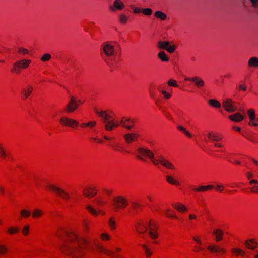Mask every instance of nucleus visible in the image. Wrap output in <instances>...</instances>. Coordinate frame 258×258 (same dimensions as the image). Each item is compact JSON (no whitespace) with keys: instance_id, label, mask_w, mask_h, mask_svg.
Masks as SVG:
<instances>
[{"instance_id":"bb28decb","label":"nucleus","mask_w":258,"mask_h":258,"mask_svg":"<svg viewBox=\"0 0 258 258\" xmlns=\"http://www.w3.org/2000/svg\"><path fill=\"white\" fill-rule=\"evenodd\" d=\"M192 82L195 86L199 88H202L204 87L205 83L204 80L200 77L194 76Z\"/></svg>"},{"instance_id":"7c9ffc66","label":"nucleus","mask_w":258,"mask_h":258,"mask_svg":"<svg viewBox=\"0 0 258 258\" xmlns=\"http://www.w3.org/2000/svg\"><path fill=\"white\" fill-rule=\"evenodd\" d=\"M21 69H22V68L20 61L18 60L13 64L11 72L13 73L18 74Z\"/></svg>"},{"instance_id":"a18cd8bd","label":"nucleus","mask_w":258,"mask_h":258,"mask_svg":"<svg viewBox=\"0 0 258 258\" xmlns=\"http://www.w3.org/2000/svg\"><path fill=\"white\" fill-rule=\"evenodd\" d=\"M19 231V228L15 226H10L7 228V232L10 235L17 234Z\"/></svg>"},{"instance_id":"cd10ccee","label":"nucleus","mask_w":258,"mask_h":258,"mask_svg":"<svg viewBox=\"0 0 258 258\" xmlns=\"http://www.w3.org/2000/svg\"><path fill=\"white\" fill-rule=\"evenodd\" d=\"M213 235L215 237L216 241L219 242L222 240L224 232L220 229H215L213 231Z\"/></svg>"},{"instance_id":"2eb2a0df","label":"nucleus","mask_w":258,"mask_h":258,"mask_svg":"<svg viewBox=\"0 0 258 258\" xmlns=\"http://www.w3.org/2000/svg\"><path fill=\"white\" fill-rule=\"evenodd\" d=\"M71 242L74 243L75 246L83 248L86 243V240L84 238L79 237L76 234H73L71 237Z\"/></svg>"},{"instance_id":"393cba45","label":"nucleus","mask_w":258,"mask_h":258,"mask_svg":"<svg viewBox=\"0 0 258 258\" xmlns=\"http://www.w3.org/2000/svg\"><path fill=\"white\" fill-rule=\"evenodd\" d=\"M86 208L90 213V214L95 217L98 216L99 215H104L105 214V212L104 211L101 209H95L91 205H87L86 207Z\"/></svg>"},{"instance_id":"69168bd1","label":"nucleus","mask_w":258,"mask_h":258,"mask_svg":"<svg viewBox=\"0 0 258 258\" xmlns=\"http://www.w3.org/2000/svg\"><path fill=\"white\" fill-rule=\"evenodd\" d=\"M239 89L240 90L245 91L247 90V86L245 84L242 83L239 85Z\"/></svg>"},{"instance_id":"f257e3e1","label":"nucleus","mask_w":258,"mask_h":258,"mask_svg":"<svg viewBox=\"0 0 258 258\" xmlns=\"http://www.w3.org/2000/svg\"><path fill=\"white\" fill-rule=\"evenodd\" d=\"M116 45L117 43L115 41L105 42L102 44L101 50L107 57H113L116 55Z\"/></svg>"},{"instance_id":"e433bc0d","label":"nucleus","mask_w":258,"mask_h":258,"mask_svg":"<svg viewBox=\"0 0 258 258\" xmlns=\"http://www.w3.org/2000/svg\"><path fill=\"white\" fill-rule=\"evenodd\" d=\"M158 57L163 62H168L169 60V57L163 51H160L158 53Z\"/></svg>"},{"instance_id":"052dcab7","label":"nucleus","mask_w":258,"mask_h":258,"mask_svg":"<svg viewBox=\"0 0 258 258\" xmlns=\"http://www.w3.org/2000/svg\"><path fill=\"white\" fill-rule=\"evenodd\" d=\"M90 140L92 142H94V143H103V141L101 139L98 138L97 137H90Z\"/></svg>"},{"instance_id":"423d86ee","label":"nucleus","mask_w":258,"mask_h":258,"mask_svg":"<svg viewBox=\"0 0 258 258\" xmlns=\"http://www.w3.org/2000/svg\"><path fill=\"white\" fill-rule=\"evenodd\" d=\"M113 203L116 210L124 209L128 205L127 198L119 195L114 197Z\"/></svg>"},{"instance_id":"f8f14e48","label":"nucleus","mask_w":258,"mask_h":258,"mask_svg":"<svg viewBox=\"0 0 258 258\" xmlns=\"http://www.w3.org/2000/svg\"><path fill=\"white\" fill-rule=\"evenodd\" d=\"M154 221L146 220L139 223L136 226V231L140 234H144L148 231L150 227L153 224Z\"/></svg>"},{"instance_id":"5701e85b","label":"nucleus","mask_w":258,"mask_h":258,"mask_svg":"<svg viewBox=\"0 0 258 258\" xmlns=\"http://www.w3.org/2000/svg\"><path fill=\"white\" fill-rule=\"evenodd\" d=\"M172 207L178 212L181 213H186L188 210L187 207L185 205L179 202L172 204Z\"/></svg>"},{"instance_id":"ddd939ff","label":"nucleus","mask_w":258,"mask_h":258,"mask_svg":"<svg viewBox=\"0 0 258 258\" xmlns=\"http://www.w3.org/2000/svg\"><path fill=\"white\" fill-rule=\"evenodd\" d=\"M135 123L134 119L128 117H123L120 120L119 125H120L124 128L131 130L134 127Z\"/></svg>"},{"instance_id":"f03ea898","label":"nucleus","mask_w":258,"mask_h":258,"mask_svg":"<svg viewBox=\"0 0 258 258\" xmlns=\"http://www.w3.org/2000/svg\"><path fill=\"white\" fill-rule=\"evenodd\" d=\"M47 188L50 191L57 194L64 200H68L70 199V194L56 184H49L47 185Z\"/></svg>"},{"instance_id":"b1692460","label":"nucleus","mask_w":258,"mask_h":258,"mask_svg":"<svg viewBox=\"0 0 258 258\" xmlns=\"http://www.w3.org/2000/svg\"><path fill=\"white\" fill-rule=\"evenodd\" d=\"M123 138L127 144H131L137 140L138 135L136 133H128L124 135Z\"/></svg>"},{"instance_id":"6ab92c4d","label":"nucleus","mask_w":258,"mask_h":258,"mask_svg":"<svg viewBox=\"0 0 258 258\" xmlns=\"http://www.w3.org/2000/svg\"><path fill=\"white\" fill-rule=\"evenodd\" d=\"M228 118L235 122H240L245 119V116L240 112H236L228 116Z\"/></svg>"},{"instance_id":"864d4df0","label":"nucleus","mask_w":258,"mask_h":258,"mask_svg":"<svg viewBox=\"0 0 258 258\" xmlns=\"http://www.w3.org/2000/svg\"><path fill=\"white\" fill-rule=\"evenodd\" d=\"M30 226L29 225H25L22 229V234L26 236L29 234Z\"/></svg>"},{"instance_id":"9b49d317","label":"nucleus","mask_w":258,"mask_h":258,"mask_svg":"<svg viewBox=\"0 0 258 258\" xmlns=\"http://www.w3.org/2000/svg\"><path fill=\"white\" fill-rule=\"evenodd\" d=\"M82 102L79 101L75 96H71V99L65 108V111L68 113H71L76 110L78 107L79 104Z\"/></svg>"},{"instance_id":"7ed1b4c3","label":"nucleus","mask_w":258,"mask_h":258,"mask_svg":"<svg viewBox=\"0 0 258 258\" xmlns=\"http://www.w3.org/2000/svg\"><path fill=\"white\" fill-rule=\"evenodd\" d=\"M60 124L64 127L76 128L79 126V122L75 119L69 117L66 115L60 117L59 119Z\"/></svg>"},{"instance_id":"680f3d73","label":"nucleus","mask_w":258,"mask_h":258,"mask_svg":"<svg viewBox=\"0 0 258 258\" xmlns=\"http://www.w3.org/2000/svg\"><path fill=\"white\" fill-rule=\"evenodd\" d=\"M131 7L133 9V13L135 14H138L142 11V9L139 7H135L133 5H131Z\"/></svg>"},{"instance_id":"79ce46f5","label":"nucleus","mask_w":258,"mask_h":258,"mask_svg":"<svg viewBox=\"0 0 258 258\" xmlns=\"http://www.w3.org/2000/svg\"><path fill=\"white\" fill-rule=\"evenodd\" d=\"M8 246L3 243H0V255L4 256L8 252Z\"/></svg>"},{"instance_id":"774afa93","label":"nucleus","mask_w":258,"mask_h":258,"mask_svg":"<svg viewBox=\"0 0 258 258\" xmlns=\"http://www.w3.org/2000/svg\"><path fill=\"white\" fill-rule=\"evenodd\" d=\"M188 218L189 220H196L197 218V215L195 214H190L188 216Z\"/></svg>"},{"instance_id":"0eeeda50","label":"nucleus","mask_w":258,"mask_h":258,"mask_svg":"<svg viewBox=\"0 0 258 258\" xmlns=\"http://www.w3.org/2000/svg\"><path fill=\"white\" fill-rule=\"evenodd\" d=\"M159 48L166 50L169 53H173L177 48V45L172 41H160L157 43Z\"/></svg>"},{"instance_id":"c03bdc74","label":"nucleus","mask_w":258,"mask_h":258,"mask_svg":"<svg viewBox=\"0 0 258 258\" xmlns=\"http://www.w3.org/2000/svg\"><path fill=\"white\" fill-rule=\"evenodd\" d=\"M165 214L166 216L167 217L173 219L177 218V216L175 215L174 212L170 208H168L166 210V211H165Z\"/></svg>"},{"instance_id":"603ef678","label":"nucleus","mask_w":258,"mask_h":258,"mask_svg":"<svg viewBox=\"0 0 258 258\" xmlns=\"http://www.w3.org/2000/svg\"><path fill=\"white\" fill-rule=\"evenodd\" d=\"M100 237L101 239L103 241H109L111 239L110 235L106 232L101 233Z\"/></svg>"},{"instance_id":"e2e57ef3","label":"nucleus","mask_w":258,"mask_h":258,"mask_svg":"<svg viewBox=\"0 0 258 258\" xmlns=\"http://www.w3.org/2000/svg\"><path fill=\"white\" fill-rule=\"evenodd\" d=\"M216 142L214 144V146L215 148H224V146L223 144L221 143L218 142V141H215Z\"/></svg>"},{"instance_id":"58836bf2","label":"nucleus","mask_w":258,"mask_h":258,"mask_svg":"<svg viewBox=\"0 0 258 258\" xmlns=\"http://www.w3.org/2000/svg\"><path fill=\"white\" fill-rule=\"evenodd\" d=\"M97 124V122L96 121H90L87 123H83L81 124V127L82 128H94Z\"/></svg>"},{"instance_id":"2f4dec72","label":"nucleus","mask_w":258,"mask_h":258,"mask_svg":"<svg viewBox=\"0 0 258 258\" xmlns=\"http://www.w3.org/2000/svg\"><path fill=\"white\" fill-rule=\"evenodd\" d=\"M232 253L235 256H244L245 254V252L241 248L234 247L231 249Z\"/></svg>"},{"instance_id":"72a5a7b5","label":"nucleus","mask_w":258,"mask_h":258,"mask_svg":"<svg viewBox=\"0 0 258 258\" xmlns=\"http://www.w3.org/2000/svg\"><path fill=\"white\" fill-rule=\"evenodd\" d=\"M247 177L249 180V185H257L258 184V180L253 179L254 177V174L251 172H249L247 173Z\"/></svg>"},{"instance_id":"6e6552de","label":"nucleus","mask_w":258,"mask_h":258,"mask_svg":"<svg viewBox=\"0 0 258 258\" xmlns=\"http://www.w3.org/2000/svg\"><path fill=\"white\" fill-rule=\"evenodd\" d=\"M137 155L141 159H143L144 157H147L153 163V161L157 159V157H154V153L152 151L144 147H140L137 149Z\"/></svg>"},{"instance_id":"49530a36","label":"nucleus","mask_w":258,"mask_h":258,"mask_svg":"<svg viewBox=\"0 0 258 258\" xmlns=\"http://www.w3.org/2000/svg\"><path fill=\"white\" fill-rule=\"evenodd\" d=\"M160 92L163 95L165 100L170 99L172 97V93L167 91L164 89L160 90Z\"/></svg>"},{"instance_id":"a878e982","label":"nucleus","mask_w":258,"mask_h":258,"mask_svg":"<svg viewBox=\"0 0 258 258\" xmlns=\"http://www.w3.org/2000/svg\"><path fill=\"white\" fill-rule=\"evenodd\" d=\"M247 66L250 69H258V57L256 56L250 57L247 61Z\"/></svg>"},{"instance_id":"5fc2aeb1","label":"nucleus","mask_w":258,"mask_h":258,"mask_svg":"<svg viewBox=\"0 0 258 258\" xmlns=\"http://www.w3.org/2000/svg\"><path fill=\"white\" fill-rule=\"evenodd\" d=\"M193 240L199 245H201L202 244V238L200 235H195L192 236Z\"/></svg>"},{"instance_id":"0e129e2a","label":"nucleus","mask_w":258,"mask_h":258,"mask_svg":"<svg viewBox=\"0 0 258 258\" xmlns=\"http://www.w3.org/2000/svg\"><path fill=\"white\" fill-rule=\"evenodd\" d=\"M224 189V187L222 184H217L216 187V189L219 192H222Z\"/></svg>"},{"instance_id":"9d476101","label":"nucleus","mask_w":258,"mask_h":258,"mask_svg":"<svg viewBox=\"0 0 258 258\" xmlns=\"http://www.w3.org/2000/svg\"><path fill=\"white\" fill-rule=\"evenodd\" d=\"M153 164L155 165H158L159 164H161L168 169L172 170H175V167L173 164L169 160H166L163 156L161 155L157 156V159L156 160L153 161Z\"/></svg>"},{"instance_id":"39448f33","label":"nucleus","mask_w":258,"mask_h":258,"mask_svg":"<svg viewBox=\"0 0 258 258\" xmlns=\"http://www.w3.org/2000/svg\"><path fill=\"white\" fill-rule=\"evenodd\" d=\"M222 106L224 110L228 113L235 112L237 109L235 101L230 98H225L223 100Z\"/></svg>"},{"instance_id":"4d7b16f0","label":"nucleus","mask_w":258,"mask_h":258,"mask_svg":"<svg viewBox=\"0 0 258 258\" xmlns=\"http://www.w3.org/2000/svg\"><path fill=\"white\" fill-rule=\"evenodd\" d=\"M142 13L146 16H150L152 14L153 11L151 8H147L142 9Z\"/></svg>"},{"instance_id":"37998d69","label":"nucleus","mask_w":258,"mask_h":258,"mask_svg":"<svg viewBox=\"0 0 258 258\" xmlns=\"http://www.w3.org/2000/svg\"><path fill=\"white\" fill-rule=\"evenodd\" d=\"M154 15L156 18H159L161 20H165L167 18V15L161 11H157L155 12Z\"/></svg>"},{"instance_id":"ea45409f","label":"nucleus","mask_w":258,"mask_h":258,"mask_svg":"<svg viewBox=\"0 0 258 258\" xmlns=\"http://www.w3.org/2000/svg\"><path fill=\"white\" fill-rule=\"evenodd\" d=\"M108 225L111 230H114L116 228V223L115 218L111 217L108 220Z\"/></svg>"},{"instance_id":"338daca9","label":"nucleus","mask_w":258,"mask_h":258,"mask_svg":"<svg viewBox=\"0 0 258 258\" xmlns=\"http://www.w3.org/2000/svg\"><path fill=\"white\" fill-rule=\"evenodd\" d=\"M250 190L253 193L258 194V185H255L252 186Z\"/></svg>"},{"instance_id":"4c0bfd02","label":"nucleus","mask_w":258,"mask_h":258,"mask_svg":"<svg viewBox=\"0 0 258 258\" xmlns=\"http://www.w3.org/2000/svg\"><path fill=\"white\" fill-rule=\"evenodd\" d=\"M32 214L34 218H38L43 215V211L40 209L36 208L33 211Z\"/></svg>"},{"instance_id":"de8ad7c7","label":"nucleus","mask_w":258,"mask_h":258,"mask_svg":"<svg viewBox=\"0 0 258 258\" xmlns=\"http://www.w3.org/2000/svg\"><path fill=\"white\" fill-rule=\"evenodd\" d=\"M20 214L22 218H27L30 217L31 213L29 210L23 209L20 211Z\"/></svg>"},{"instance_id":"f704fd0d","label":"nucleus","mask_w":258,"mask_h":258,"mask_svg":"<svg viewBox=\"0 0 258 258\" xmlns=\"http://www.w3.org/2000/svg\"><path fill=\"white\" fill-rule=\"evenodd\" d=\"M19 60L21 64L22 70L29 68L32 63V60L29 59L23 58Z\"/></svg>"},{"instance_id":"13d9d810","label":"nucleus","mask_w":258,"mask_h":258,"mask_svg":"<svg viewBox=\"0 0 258 258\" xmlns=\"http://www.w3.org/2000/svg\"><path fill=\"white\" fill-rule=\"evenodd\" d=\"M51 58V55L49 53L44 54L41 58V60L43 62L49 61Z\"/></svg>"},{"instance_id":"a19ab883","label":"nucleus","mask_w":258,"mask_h":258,"mask_svg":"<svg viewBox=\"0 0 258 258\" xmlns=\"http://www.w3.org/2000/svg\"><path fill=\"white\" fill-rule=\"evenodd\" d=\"M141 246L143 248L146 257H150L152 255L151 249L146 244H142Z\"/></svg>"},{"instance_id":"dca6fc26","label":"nucleus","mask_w":258,"mask_h":258,"mask_svg":"<svg viewBox=\"0 0 258 258\" xmlns=\"http://www.w3.org/2000/svg\"><path fill=\"white\" fill-rule=\"evenodd\" d=\"M211 141H219L222 140V136L215 131H209L206 134V140Z\"/></svg>"},{"instance_id":"1a4fd4ad","label":"nucleus","mask_w":258,"mask_h":258,"mask_svg":"<svg viewBox=\"0 0 258 258\" xmlns=\"http://www.w3.org/2000/svg\"><path fill=\"white\" fill-rule=\"evenodd\" d=\"M94 111L96 114L103 119L105 123L115 117L114 113L110 110H101L95 108Z\"/></svg>"},{"instance_id":"c85d7f7f","label":"nucleus","mask_w":258,"mask_h":258,"mask_svg":"<svg viewBox=\"0 0 258 258\" xmlns=\"http://www.w3.org/2000/svg\"><path fill=\"white\" fill-rule=\"evenodd\" d=\"M166 181L171 185L174 186H179L180 185V183L178 180L173 177V176L168 175L166 176Z\"/></svg>"},{"instance_id":"bf43d9fd","label":"nucleus","mask_w":258,"mask_h":258,"mask_svg":"<svg viewBox=\"0 0 258 258\" xmlns=\"http://www.w3.org/2000/svg\"><path fill=\"white\" fill-rule=\"evenodd\" d=\"M167 84L168 85V86H171V87H178V86L176 81L175 80H174L172 79H171L168 80V81L167 82Z\"/></svg>"},{"instance_id":"f3484780","label":"nucleus","mask_w":258,"mask_h":258,"mask_svg":"<svg viewBox=\"0 0 258 258\" xmlns=\"http://www.w3.org/2000/svg\"><path fill=\"white\" fill-rule=\"evenodd\" d=\"M105 129L107 131H111L119 126V122L115 119V117L105 123Z\"/></svg>"},{"instance_id":"a211bd4d","label":"nucleus","mask_w":258,"mask_h":258,"mask_svg":"<svg viewBox=\"0 0 258 258\" xmlns=\"http://www.w3.org/2000/svg\"><path fill=\"white\" fill-rule=\"evenodd\" d=\"M207 250L210 252L220 253L221 254H225L226 252L225 249L222 248L215 244H211L207 246Z\"/></svg>"},{"instance_id":"8fccbe9b","label":"nucleus","mask_w":258,"mask_h":258,"mask_svg":"<svg viewBox=\"0 0 258 258\" xmlns=\"http://www.w3.org/2000/svg\"><path fill=\"white\" fill-rule=\"evenodd\" d=\"M18 53L21 55H26L29 54V51L23 47H20L18 48Z\"/></svg>"},{"instance_id":"c756f323","label":"nucleus","mask_w":258,"mask_h":258,"mask_svg":"<svg viewBox=\"0 0 258 258\" xmlns=\"http://www.w3.org/2000/svg\"><path fill=\"white\" fill-rule=\"evenodd\" d=\"M33 89V87L31 85H29L25 88L22 91V98L23 99H27L32 93Z\"/></svg>"},{"instance_id":"09e8293b","label":"nucleus","mask_w":258,"mask_h":258,"mask_svg":"<svg viewBox=\"0 0 258 258\" xmlns=\"http://www.w3.org/2000/svg\"><path fill=\"white\" fill-rule=\"evenodd\" d=\"M119 22L122 24H125L128 20V16L125 14L121 13L119 16Z\"/></svg>"},{"instance_id":"6e6d98bb","label":"nucleus","mask_w":258,"mask_h":258,"mask_svg":"<svg viewBox=\"0 0 258 258\" xmlns=\"http://www.w3.org/2000/svg\"><path fill=\"white\" fill-rule=\"evenodd\" d=\"M98 250L101 253H103L107 255H109V252L104 247L101 245H99L97 247Z\"/></svg>"},{"instance_id":"aec40b11","label":"nucleus","mask_w":258,"mask_h":258,"mask_svg":"<svg viewBox=\"0 0 258 258\" xmlns=\"http://www.w3.org/2000/svg\"><path fill=\"white\" fill-rule=\"evenodd\" d=\"M246 247L250 250H254L258 247V242L256 239L250 238L247 239L244 243Z\"/></svg>"},{"instance_id":"412c9836","label":"nucleus","mask_w":258,"mask_h":258,"mask_svg":"<svg viewBox=\"0 0 258 258\" xmlns=\"http://www.w3.org/2000/svg\"><path fill=\"white\" fill-rule=\"evenodd\" d=\"M148 234L152 240H155L158 238L157 228L154 222L148 230Z\"/></svg>"},{"instance_id":"4be33fe9","label":"nucleus","mask_w":258,"mask_h":258,"mask_svg":"<svg viewBox=\"0 0 258 258\" xmlns=\"http://www.w3.org/2000/svg\"><path fill=\"white\" fill-rule=\"evenodd\" d=\"M125 8V5L121 0H114L113 5L109 6V9L112 11L122 10Z\"/></svg>"},{"instance_id":"20e7f679","label":"nucleus","mask_w":258,"mask_h":258,"mask_svg":"<svg viewBox=\"0 0 258 258\" xmlns=\"http://www.w3.org/2000/svg\"><path fill=\"white\" fill-rule=\"evenodd\" d=\"M246 114L248 120V125L253 127H257L258 115L256 114L255 109L252 108L248 109L246 111Z\"/></svg>"},{"instance_id":"4468645a","label":"nucleus","mask_w":258,"mask_h":258,"mask_svg":"<svg viewBox=\"0 0 258 258\" xmlns=\"http://www.w3.org/2000/svg\"><path fill=\"white\" fill-rule=\"evenodd\" d=\"M97 193L96 187L94 185L86 186L83 190V195L89 198H93Z\"/></svg>"},{"instance_id":"3c124183","label":"nucleus","mask_w":258,"mask_h":258,"mask_svg":"<svg viewBox=\"0 0 258 258\" xmlns=\"http://www.w3.org/2000/svg\"><path fill=\"white\" fill-rule=\"evenodd\" d=\"M8 155L6 152L3 145L0 143V158L2 159H5Z\"/></svg>"},{"instance_id":"c9c22d12","label":"nucleus","mask_w":258,"mask_h":258,"mask_svg":"<svg viewBox=\"0 0 258 258\" xmlns=\"http://www.w3.org/2000/svg\"><path fill=\"white\" fill-rule=\"evenodd\" d=\"M213 188V186L212 185H209L207 186H201L199 187L196 188L195 190L197 192H205L208 191L209 190L212 189Z\"/></svg>"},{"instance_id":"473e14b6","label":"nucleus","mask_w":258,"mask_h":258,"mask_svg":"<svg viewBox=\"0 0 258 258\" xmlns=\"http://www.w3.org/2000/svg\"><path fill=\"white\" fill-rule=\"evenodd\" d=\"M208 104L212 107L219 109L222 105L218 100L214 99H210L208 101Z\"/></svg>"}]
</instances>
